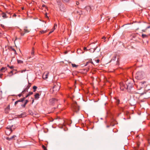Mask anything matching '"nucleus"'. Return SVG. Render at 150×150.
I'll return each instance as SVG.
<instances>
[{
    "instance_id": "2f4dec72",
    "label": "nucleus",
    "mask_w": 150,
    "mask_h": 150,
    "mask_svg": "<svg viewBox=\"0 0 150 150\" xmlns=\"http://www.w3.org/2000/svg\"><path fill=\"white\" fill-rule=\"evenodd\" d=\"M64 2H67L69 1V0H62Z\"/></svg>"
},
{
    "instance_id": "4be33fe9",
    "label": "nucleus",
    "mask_w": 150,
    "mask_h": 150,
    "mask_svg": "<svg viewBox=\"0 0 150 150\" xmlns=\"http://www.w3.org/2000/svg\"><path fill=\"white\" fill-rule=\"evenodd\" d=\"M37 88V87L36 86H34L33 87V92H35L36 91V89Z\"/></svg>"
},
{
    "instance_id": "7ed1b4c3",
    "label": "nucleus",
    "mask_w": 150,
    "mask_h": 150,
    "mask_svg": "<svg viewBox=\"0 0 150 150\" xmlns=\"http://www.w3.org/2000/svg\"><path fill=\"white\" fill-rule=\"evenodd\" d=\"M125 86L126 87V89H127L128 92H130L131 89L133 87V85L132 83L127 81L125 84Z\"/></svg>"
},
{
    "instance_id": "a19ab883",
    "label": "nucleus",
    "mask_w": 150,
    "mask_h": 150,
    "mask_svg": "<svg viewBox=\"0 0 150 150\" xmlns=\"http://www.w3.org/2000/svg\"><path fill=\"white\" fill-rule=\"evenodd\" d=\"M99 59H97L96 60V62L97 63H98L99 62Z\"/></svg>"
},
{
    "instance_id": "423d86ee",
    "label": "nucleus",
    "mask_w": 150,
    "mask_h": 150,
    "mask_svg": "<svg viewBox=\"0 0 150 150\" xmlns=\"http://www.w3.org/2000/svg\"><path fill=\"white\" fill-rule=\"evenodd\" d=\"M59 84H57L55 85L53 87V91H58L60 88V84L59 83Z\"/></svg>"
},
{
    "instance_id": "37998d69",
    "label": "nucleus",
    "mask_w": 150,
    "mask_h": 150,
    "mask_svg": "<svg viewBox=\"0 0 150 150\" xmlns=\"http://www.w3.org/2000/svg\"><path fill=\"white\" fill-rule=\"evenodd\" d=\"M106 37H105V36H103L102 38V39H104V40H105L106 39Z\"/></svg>"
},
{
    "instance_id": "f704fd0d",
    "label": "nucleus",
    "mask_w": 150,
    "mask_h": 150,
    "mask_svg": "<svg viewBox=\"0 0 150 150\" xmlns=\"http://www.w3.org/2000/svg\"><path fill=\"white\" fill-rule=\"evenodd\" d=\"M18 102H19L18 101V100H17L16 101L15 103V104H14L15 105H16L17 104V103H18Z\"/></svg>"
},
{
    "instance_id": "2eb2a0df",
    "label": "nucleus",
    "mask_w": 150,
    "mask_h": 150,
    "mask_svg": "<svg viewBox=\"0 0 150 150\" xmlns=\"http://www.w3.org/2000/svg\"><path fill=\"white\" fill-rule=\"evenodd\" d=\"M40 95L38 93H36L35 95V99H38L39 98Z\"/></svg>"
},
{
    "instance_id": "ddd939ff",
    "label": "nucleus",
    "mask_w": 150,
    "mask_h": 150,
    "mask_svg": "<svg viewBox=\"0 0 150 150\" xmlns=\"http://www.w3.org/2000/svg\"><path fill=\"white\" fill-rule=\"evenodd\" d=\"M29 101L28 100H25V102L23 104L21 105V106L23 108H25L26 104L28 103V102Z\"/></svg>"
},
{
    "instance_id": "680f3d73",
    "label": "nucleus",
    "mask_w": 150,
    "mask_h": 150,
    "mask_svg": "<svg viewBox=\"0 0 150 150\" xmlns=\"http://www.w3.org/2000/svg\"><path fill=\"white\" fill-rule=\"evenodd\" d=\"M47 150V149H46V150Z\"/></svg>"
},
{
    "instance_id": "1a4fd4ad",
    "label": "nucleus",
    "mask_w": 150,
    "mask_h": 150,
    "mask_svg": "<svg viewBox=\"0 0 150 150\" xmlns=\"http://www.w3.org/2000/svg\"><path fill=\"white\" fill-rule=\"evenodd\" d=\"M30 86V83H29V84L24 89V90L22 91V93H24V92L27 91L28 89L29 88Z\"/></svg>"
},
{
    "instance_id": "412c9836",
    "label": "nucleus",
    "mask_w": 150,
    "mask_h": 150,
    "mask_svg": "<svg viewBox=\"0 0 150 150\" xmlns=\"http://www.w3.org/2000/svg\"><path fill=\"white\" fill-rule=\"evenodd\" d=\"M24 30L25 33H28L30 31L27 29V27H25L24 29Z\"/></svg>"
},
{
    "instance_id": "3c124183",
    "label": "nucleus",
    "mask_w": 150,
    "mask_h": 150,
    "mask_svg": "<svg viewBox=\"0 0 150 150\" xmlns=\"http://www.w3.org/2000/svg\"><path fill=\"white\" fill-rule=\"evenodd\" d=\"M147 29H146L145 30H142V31H143V32H145L146 31V30Z\"/></svg>"
},
{
    "instance_id": "a18cd8bd",
    "label": "nucleus",
    "mask_w": 150,
    "mask_h": 150,
    "mask_svg": "<svg viewBox=\"0 0 150 150\" xmlns=\"http://www.w3.org/2000/svg\"><path fill=\"white\" fill-rule=\"evenodd\" d=\"M3 75V74H0V78H2V76Z\"/></svg>"
},
{
    "instance_id": "864d4df0",
    "label": "nucleus",
    "mask_w": 150,
    "mask_h": 150,
    "mask_svg": "<svg viewBox=\"0 0 150 150\" xmlns=\"http://www.w3.org/2000/svg\"><path fill=\"white\" fill-rule=\"evenodd\" d=\"M79 4V2H78V1H77L76 2V5H78V4Z\"/></svg>"
},
{
    "instance_id": "49530a36",
    "label": "nucleus",
    "mask_w": 150,
    "mask_h": 150,
    "mask_svg": "<svg viewBox=\"0 0 150 150\" xmlns=\"http://www.w3.org/2000/svg\"><path fill=\"white\" fill-rule=\"evenodd\" d=\"M32 104L34 102V99L33 98H32Z\"/></svg>"
},
{
    "instance_id": "6ab92c4d",
    "label": "nucleus",
    "mask_w": 150,
    "mask_h": 150,
    "mask_svg": "<svg viewBox=\"0 0 150 150\" xmlns=\"http://www.w3.org/2000/svg\"><path fill=\"white\" fill-rule=\"evenodd\" d=\"M2 16L4 18H7L8 17L6 16V14L4 13H3L2 14Z\"/></svg>"
},
{
    "instance_id": "c03bdc74",
    "label": "nucleus",
    "mask_w": 150,
    "mask_h": 150,
    "mask_svg": "<svg viewBox=\"0 0 150 150\" xmlns=\"http://www.w3.org/2000/svg\"><path fill=\"white\" fill-rule=\"evenodd\" d=\"M83 49L84 50L87 51V50L86 49V47H84L83 48Z\"/></svg>"
},
{
    "instance_id": "393cba45",
    "label": "nucleus",
    "mask_w": 150,
    "mask_h": 150,
    "mask_svg": "<svg viewBox=\"0 0 150 150\" xmlns=\"http://www.w3.org/2000/svg\"><path fill=\"white\" fill-rule=\"evenodd\" d=\"M17 62H18V63H20V64L22 63H23V62L21 60H18V59L17 60Z\"/></svg>"
},
{
    "instance_id": "f8f14e48",
    "label": "nucleus",
    "mask_w": 150,
    "mask_h": 150,
    "mask_svg": "<svg viewBox=\"0 0 150 150\" xmlns=\"http://www.w3.org/2000/svg\"><path fill=\"white\" fill-rule=\"evenodd\" d=\"M15 137H16L15 135H13L11 137H7L6 138V139L8 141H11Z\"/></svg>"
},
{
    "instance_id": "b1692460",
    "label": "nucleus",
    "mask_w": 150,
    "mask_h": 150,
    "mask_svg": "<svg viewBox=\"0 0 150 150\" xmlns=\"http://www.w3.org/2000/svg\"><path fill=\"white\" fill-rule=\"evenodd\" d=\"M89 63H91V64H93V62H92L91 61H89L88 62H86V66Z\"/></svg>"
},
{
    "instance_id": "052dcab7",
    "label": "nucleus",
    "mask_w": 150,
    "mask_h": 150,
    "mask_svg": "<svg viewBox=\"0 0 150 150\" xmlns=\"http://www.w3.org/2000/svg\"><path fill=\"white\" fill-rule=\"evenodd\" d=\"M67 53V52H65V54H66Z\"/></svg>"
},
{
    "instance_id": "cd10ccee",
    "label": "nucleus",
    "mask_w": 150,
    "mask_h": 150,
    "mask_svg": "<svg viewBox=\"0 0 150 150\" xmlns=\"http://www.w3.org/2000/svg\"><path fill=\"white\" fill-rule=\"evenodd\" d=\"M28 112L30 113V115H33V113L31 110H29L28 111Z\"/></svg>"
},
{
    "instance_id": "a878e982",
    "label": "nucleus",
    "mask_w": 150,
    "mask_h": 150,
    "mask_svg": "<svg viewBox=\"0 0 150 150\" xmlns=\"http://www.w3.org/2000/svg\"><path fill=\"white\" fill-rule=\"evenodd\" d=\"M47 32V31L46 30H41L40 31V33L41 34H43V33H45Z\"/></svg>"
},
{
    "instance_id": "39448f33",
    "label": "nucleus",
    "mask_w": 150,
    "mask_h": 150,
    "mask_svg": "<svg viewBox=\"0 0 150 150\" xmlns=\"http://www.w3.org/2000/svg\"><path fill=\"white\" fill-rule=\"evenodd\" d=\"M49 101L51 104L53 105L57 103V100L56 98H52L50 99Z\"/></svg>"
},
{
    "instance_id": "aec40b11",
    "label": "nucleus",
    "mask_w": 150,
    "mask_h": 150,
    "mask_svg": "<svg viewBox=\"0 0 150 150\" xmlns=\"http://www.w3.org/2000/svg\"><path fill=\"white\" fill-rule=\"evenodd\" d=\"M34 48L33 47L32 48V52H31V55L32 56H33L34 55Z\"/></svg>"
},
{
    "instance_id": "13d9d810",
    "label": "nucleus",
    "mask_w": 150,
    "mask_h": 150,
    "mask_svg": "<svg viewBox=\"0 0 150 150\" xmlns=\"http://www.w3.org/2000/svg\"><path fill=\"white\" fill-rule=\"evenodd\" d=\"M21 35H23L24 34H23V33H21Z\"/></svg>"
},
{
    "instance_id": "603ef678",
    "label": "nucleus",
    "mask_w": 150,
    "mask_h": 150,
    "mask_svg": "<svg viewBox=\"0 0 150 150\" xmlns=\"http://www.w3.org/2000/svg\"><path fill=\"white\" fill-rule=\"evenodd\" d=\"M29 96L28 95V94L25 97H24V98H27V97H28V96Z\"/></svg>"
},
{
    "instance_id": "7c9ffc66",
    "label": "nucleus",
    "mask_w": 150,
    "mask_h": 150,
    "mask_svg": "<svg viewBox=\"0 0 150 150\" xmlns=\"http://www.w3.org/2000/svg\"><path fill=\"white\" fill-rule=\"evenodd\" d=\"M12 74L11 75H10L9 76H12L13 75V71H11L9 73V74Z\"/></svg>"
},
{
    "instance_id": "c756f323",
    "label": "nucleus",
    "mask_w": 150,
    "mask_h": 150,
    "mask_svg": "<svg viewBox=\"0 0 150 150\" xmlns=\"http://www.w3.org/2000/svg\"><path fill=\"white\" fill-rule=\"evenodd\" d=\"M7 67H8L11 69H12L13 68H14V66H10L8 65H7Z\"/></svg>"
},
{
    "instance_id": "9d476101",
    "label": "nucleus",
    "mask_w": 150,
    "mask_h": 150,
    "mask_svg": "<svg viewBox=\"0 0 150 150\" xmlns=\"http://www.w3.org/2000/svg\"><path fill=\"white\" fill-rule=\"evenodd\" d=\"M27 115V113L25 112H23L21 114L19 115L18 116L19 117H25Z\"/></svg>"
},
{
    "instance_id": "6e6d98bb",
    "label": "nucleus",
    "mask_w": 150,
    "mask_h": 150,
    "mask_svg": "<svg viewBox=\"0 0 150 150\" xmlns=\"http://www.w3.org/2000/svg\"><path fill=\"white\" fill-rule=\"evenodd\" d=\"M55 29V27H54H54L53 28V30L54 31Z\"/></svg>"
},
{
    "instance_id": "dca6fc26",
    "label": "nucleus",
    "mask_w": 150,
    "mask_h": 150,
    "mask_svg": "<svg viewBox=\"0 0 150 150\" xmlns=\"http://www.w3.org/2000/svg\"><path fill=\"white\" fill-rule=\"evenodd\" d=\"M13 127V126H12L11 127H7L6 128V129L8 130L9 131H11V132H12V131L14 129V128H13V129H12V127Z\"/></svg>"
},
{
    "instance_id": "79ce46f5",
    "label": "nucleus",
    "mask_w": 150,
    "mask_h": 150,
    "mask_svg": "<svg viewBox=\"0 0 150 150\" xmlns=\"http://www.w3.org/2000/svg\"><path fill=\"white\" fill-rule=\"evenodd\" d=\"M149 28H150V25L148 27H147L146 28V29H147Z\"/></svg>"
},
{
    "instance_id": "f03ea898",
    "label": "nucleus",
    "mask_w": 150,
    "mask_h": 150,
    "mask_svg": "<svg viewBox=\"0 0 150 150\" xmlns=\"http://www.w3.org/2000/svg\"><path fill=\"white\" fill-rule=\"evenodd\" d=\"M148 83L146 81H143L139 82L138 85H137V87L138 89L140 90L141 88L145 87L147 85Z\"/></svg>"
},
{
    "instance_id": "09e8293b",
    "label": "nucleus",
    "mask_w": 150,
    "mask_h": 150,
    "mask_svg": "<svg viewBox=\"0 0 150 150\" xmlns=\"http://www.w3.org/2000/svg\"><path fill=\"white\" fill-rule=\"evenodd\" d=\"M53 31H54L52 30V31H50L49 33V35L52 33V32H53Z\"/></svg>"
},
{
    "instance_id": "f3484780",
    "label": "nucleus",
    "mask_w": 150,
    "mask_h": 150,
    "mask_svg": "<svg viewBox=\"0 0 150 150\" xmlns=\"http://www.w3.org/2000/svg\"><path fill=\"white\" fill-rule=\"evenodd\" d=\"M6 68L5 67H2L0 70V71L1 72H4L6 70Z\"/></svg>"
},
{
    "instance_id": "e433bc0d",
    "label": "nucleus",
    "mask_w": 150,
    "mask_h": 150,
    "mask_svg": "<svg viewBox=\"0 0 150 150\" xmlns=\"http://www.w3.org/2000/svg\"><path fill=\"white\" fill-rule=\"evenodd\" d=\"M42 7H45L46 8H47V7H46V6L44 4H43L42 5Z\"/></svg>"
},
{
    "instance_id": "9b49d317",
    "label": "nucleus",
    "mask_w": 150,
    "mask_h": 150,
    "mask_svg": "<svg viewBox=\"0 0 150 150\" xmlns=\"http://www.w3.org/2000/svg\"><path fill=\"white\" fill-rule=\"evenodd\" d=\"M49 74V73H45L43 75V78L44 79H46L48 78V75Z\"/></svg>"
},
{
    "instance_id": "f257e3e1",
    "label": "nucleus",
    "mask_w": 150,
    "mask_h": 150,
    "mask_svg": "<svg viewBox=\"0 0 150 150\" xmlns=\"http://www.w3.org/2000/svg\"><path fill=\"white\" fill-rule=\"evenodd\" d=\"M144 72L138 71L136 74L135 78L138 80H141L144 78Z\"/></svg>"
},
{
    "instance_id": "8fccbe9b",
    "label": "nucleus",
    "mask_w": 150,
    "mask_h": 150,
    "mask_svg": "<svg viewBox=\"0 0 150 150\" xmlns=\"http://www.w3.org/2000/svg\"><path fill=\"white\" fill-rule=\"evenodd\" d=\"M57 24H54V27H57Z\"/></svg>"
},
{
    "instance_id": "bb28decb",
    "label": "nucleus",
    "mask_w": 150,
    "mask_h": 150,
    "mask_svg": "<svg viewBox=\"0 0 150 150\" xmlns=\"http://www.w3.org/2000/svg\"><path fill=\"white\" fill-rule=\"evenodd\" d=\"M71 65L72 66V67H77L78 66V65H76L75 64H72Z\"/></svg>"
},
{
    "instance_id": "c85d7f7f",
    "label": "nucleus",
    "mask_w": 150,
    "mask_h": 150,
    "mask_svg": "<svg viewBox=\"0 0 150 150\" xmlns=\"http://www.w3.org/2000/svg\"><path fill=\"white\" fill-rule=\"evenodd\" d=\"M33 93L32 92H29V93H28V95L29 96H30L31 95H32L33 94Z\"/></svg>"
},
{
    "instance_id": "c9c22d12",
    "label": "nucleus",
    "mask_w": 150,
    "mask_h": 150,
    "mask_svg": "<svg viewBox=\"0 0 150 150\" xmlns=\"http://www.w3.org/2000/svg\"><path fill=\"white\" fill-rule=\"evenodd\" d=\"M12 50L15 53H16V50L12 48Z\"/></svg>"
},
{
    "instance_id": "de8ad7c7",
    "label": "nucleus",
    "mask_w": 150,
    "mask_h": 150,
    "mask_svg": "<svg viewBox=\"0 0 150 150\" xmlns=\"http://www.w3.org/2000/svg\"><path fill=\"white\" fill-rule=\"evenodd\" d=\"M16 15L15 14H14L13 16V17H16Z\"/></svg>"
},
{
    "instance_id": "5fc2aeb1",
    "label": "nucleus",
    "mask_w": 150,
    "mask_h": 150,
    "mask_svg": "<svg viewBox=\"0 0 150 150\" xmlns=\"http://www.w3.org/2000/svg\"><path fill=\"white\" fill-rule=\"evenodd\" d=\"M45 16L46 17H48L47 16V13L46 14H45Z\"/></svg>"
},
{
    "instance_id": "bf43d9fd",
    "label": "nucleus",
    "mask_w": 150,
    "mask_h": 150,
    "mask_svg": "<svg viewBox=\"0 0 150 150\" xmlns=\"http://www.w3.org/2000/svg\"><path fill=\"white\" fill-rule=\"evenodd\" d=\"M84 0H81V1H83Z\"/></svg>"
},
{
    "instance_id": "58836bf2",
    "label": "nucleus",
    "mask_w": 150,
    "mask_h": 150,
    "mask_svg": "<svg viewBox=\"0 0 150 150\" xmlns=\"http://www.w3.org/2000/svg\"><path fill=\"white\" fill-rule=\"evenodd\" d=\"M0 25L3 28H4V25H3V24H0Z\"/></svg>"
},
{
    "instance_id": "473e14b6",
    "label": "nucleus",
    "mask_w": 150,
    "mask_h": 150,
    "mask_svg": "<svg viewBox=\"0 0 150 150\" xmlns=\"http://www.w3.org/2000/svg\"><path fill=\"white\" fill-rule=\"evenodd\" d=\"M23 93H20V94H18V96L19 97H21V96L22 95V94H23Z\"/></svg>"
},
{
    "instance_id": "a211bd4d",
    "label": "nucleus",
    "mask_w": 150,
    "mask_h": 150,
    "mask_svg": "<svg viewBox=\"0 0 150 150\" xmlns=\"http://www.w3.org/2000/svg\"><path fill=\"white\" fill-rule=\"evenodd\" d=\"M25 98H23L20 99L18 100L19 102H22L25 100Z\"/></svg>"
},
{
    "instance_id": "ea45409f",
    "label": "nucleus",
    "mask_w": 150,
    "mask_h": 150,
    "mask_svg": "<svg viewBox=\"0 0 150 150\" xmlns=\"http://www.w3.org/2000/svg\"><path fill=\"white\" fill-rule=\"evenodd\" d=\"M26 71V69H23V70H22L21 71V73H23V72H25V71Z\"/></svg>"
},
{
    "instance_id": "0eeeda50",
    "label": "nucleus",
    "mask_w": 150,
    "mask_h": 150,
    "mask_svg": "<svg viewBox=\"0 0 150 150\" xmlns=\"http://www.w3.org/2000/svg\"><path fill=\"white\" fill-rule=\"evenodd\" d=\"M125 85V84L123 83H121L120 84V88L122 90L124 91L125 89H126V87Z\"/></svg>"
},
{
    "instance_id": "6e6552de",
    "label": "nucleus",
    "mask_w": 150,
    "mask_h": 150,
    "mask_svg": "<svg viewBox=\"0 0 150 150\" xmlns=\"http://www.w3.org/2000/svg\"><path fill=\"white\" fill-rule=\"evenodd\" d=\"M98 48V47L96 46L95 47H93L92 48L89 49V51L91 52H93L95 50Z\"/></svg>"
},
{
    "instance_id": "4d7b16f0",
    "label": "nucleus",
    "mask_w": 150,
    "mask_h": 150,
    "mask_svg": "<svg viewBox=\"0 0 150 150\" xmlns=\"http://www.w3.org/2000/svg\"><path fill=\"white\" fill-rule=\"evenodd\" d=\"M110 126L109 125H107V127H109Z\"/></svg>"
},
{
    "instance_id": "20e7f679",
    "label": "nucleus",
    "mask_w": 150,
    "mask_h": 150,
    "mask_svg": "<svg viewBox=\"0 0 150 150\" xmlns=\"http://www.w3.org/2000/svg\"><path fill=\"white\" fill-rule=\"evenodd\" d=\"M72 107L74 112H77L79 110V106L78 105L76 102V101L74 102Z\"/></svg>"
},
{
    "instance_id": "72a5a7b5",
    "label": "nucleus",
    "mask_w": 150,
    "mask_h": 150,
    "mask_svg": "<svg viewBox=\"0 0 150 150\" xmlns=\"http://www.w3.org/2000/svg\"><path fill=\"white\" fill-rule=\"evenodd\" d=\"M42 148H43L44 149V150H46V149H47V148H46L45 147V146H44V145H43L42 146Z\"/></svg>"
},
{
    "instance_id": "4c0bfd02",
    "label": "nucleus",
    "mask_w": 150,
    "mask_h": 150,
    "mask_svg": "<svg viewBox=\"0 0 150 150\" xmlns=\"http://www.w3.org/2000/svg\"><path fill=\"white\" fill-rule=\"evenodd\" d=\"M116 58V55H115L113 57V60H115Z\"/></svg>"
},
{
    "instance_id": "5701e85b",
    "label": "nucleus",
    "mask_w": 150,
    "mask_h": 150,
    "mask_svg": "<svg viewBox=\"0 0 150 150\" xmlns=\"http://www.w3.org/2000/svg\"><path fill=\"white\" fill-rule=\"evenodd\" d=\"M116 102L117 104H118L120 103V100L119 99H116Z\"/></svg>"
},
{
    "instance_id": "4468645a",
    "label": "nucleus",
    "mask_w": 150,
    "mask_h": 150,
    "mask_svg": "<svg viewBox=\"0 0 150 150\" xmlns=\"http://www.w3.org/2000/svg\"><path fill=\"white\" fill-rule=\"evenodd\" d=\"M150 35V34H149L148 35H146L144 34H142V37L143 38H147Z\"/></svg>"
}]
</instances>
